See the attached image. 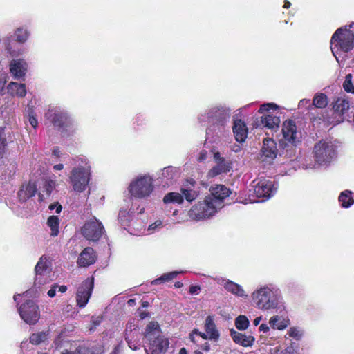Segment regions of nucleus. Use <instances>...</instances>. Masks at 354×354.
<instances>
[{
	"label": "nucleus",
	"mask_w": 354,
	"mask_h": 354,
	"mask_svg": "<svg viewBox=\"0 0 354 354\" xmlns=\"http://www.w3.org/2000/svg\"><path fill=\"white\" fill-rule=\"evenodd\" d=\"M339 202L342 207L348 208L354 203V196L352 192L345 190L339 196Z\"/></svg>",
	"instance_id": "7c9ffc66"
},
{
	"label": "nucleus",
	"mask_w": 354,
	"mask_h": 354,
	"mask_svg": "<svg viewBox=\"0 0 354 354\" xmlns=\"http://www.w3.org/2000/svg\"><path fill=\"white\" fill-rule=\"evenodd\" d=\"M277 142L272 138H265L261 149L260 160L269 165L277 158Z\"/></svg>",
	"instance_id": "dca6fc26"
},
{
	"label": "nucleus",
	"mask_w": 354,
	"mask_h": 354,
	"mask_svg": "<svg viewBox=\"0 0 354 354\" xmlns=\"http://www.w3.org/2000/svg\"><path fill=\"white\" fill-rule=\"evenodd\" d=\"M129 214L126 210H120L118 216V219L122 225H127L129 221Z\"/></svg>",
	"instance_id": "37998d69"
},
{
	"label": "nucleus",
	"mask_w": 354,
	"mask_h": 354,
	"mask_svg": "<svg viewBox=\"0 0 354 354\" xmlns=\"http://www.w3.org/2000/svg\"><path fill=\"white\" fill-rule=\"evenodd\" d=\"M58 284L54 283L52 285L50 289L48 291L47 295L49 297L53 298L56 295Z\"/></svg>",
	"instance_id": "8fccbe9b"
},
{
	"label": "nucleus",
	"mask_w": 354,
	"mask_h": 354,
	"mask_svg": "<svg viewBox=\"0 0 354 354\" xmlns=\"http://www.w3.org/2000/svg\"><path fill=\"white\" fill-rule=\"evenodd\" d=\"M233 132L236 141L243 142L248 135V129L245 124L241 120H236L234 122Z\"/></svg>",
	"instance_id": "b1692460"
},
{
	"label": "nucleus",
	"mask_w": 354,
	"mask_h": 354,
	"mask_svg": "<svg viewBox=\"0 0 354 354\" xmlns=\"http://www.w3.org/2000/svg\"><path fill=\"white\" fill-rule=\"evenodd\" d=\"M349 102L348 100L342 98L337 99L333 106L335 114L340 117L338 122H342L344 118L342 117L349 109Z\"/></svg>",
	"instance_id": "393cba45"
},
{
	"label": "nucleus",
	"mask_w": 354,
	"mask_h": 354,
	"mask_svg": "<svg viewBox=\"0 0 354 354\" xmlns=\"http://www.w3.org/2000/svg\"><path fill=\"white\" fill-rule=\"evenodd\" d=\"M218 283L223 286L227 292L236 297L242 298H246L248 297V295L243 287L232 281L221 278L218 279Z\"/></svg>",
	"instance_id": "a211bd4d"
},
{
	"label": "nucleus",
	"mask_w": 354,
	"mask_h": 354,
	"mask_svg": "<svg viewBox=\"0 0 354 354\" xmlns=\"http://www.w3.org/2000/svg\"><path fill=\"white\" fill-rule=\"evenodd\" d=\"M269 324L273 329L283 330L290 325V320L287 317L274 315L270 318Z\"/></svg>",
	"instance_id": "cd10ccee"
},
{
	"label": "nucleus",
	"mask_w": 354,
	"mask_h": 354,
	"mask_svg": "<svg viewBox=\"0 0 354 354\" xmlns=\"http://www.w3.org/2000/svg\"><path fill=\"white\" fill-rule=\"evenodd\" d=\"M181 192L183 196H184L189 202H192L195 200L198 195V192L194 189H181Z\"/></svg>",
	"instance_id": "a19ab883"
},
{
	"label": "nucleus",
	"mask_w": 354,
	"mask_h": 354,
	"mask_svg": "<svg viewBox=\"0 0 354 354\" xmlns=\"http://www.w3.org/2000/svg\"><path fill=\"white\" fill-rule=\"evenodd\" d=\"M145 337L148 341L145 350L147 354H165L169 341L160 330L158 322H151L146 327Z\"/></svg>",
	"instance_id": "20e7f679"
},
{
	"label": "nucleus",
	"mask_w": 354,
	"mask_h": 354,
	"mask_svg": "<svg viewBox=\"0 0 354 354\" xmlns=\"http://www.w3.org/2000/svg\"><path fill=\"white\" fill-rule=\"evenodd\" d=\"M48 267L47 259L46 257H41L39 261L35 268V271L36 274L35 278V284L42 285L46 283V281H41V277L45 272L46 268Z\"/></svg>",
	"instance_id": "bb28decb"
},
{
	"label": "nucleus",
	"mask_w": 354,
	"mask_h": 354,
	"mask_svg": "<svg viewBox=\"0 0 354 354\" xmlns=\"http://www.w3.org/2000/svg\"><path fill=\"white\" fill-rule=\"evenodd\" d=\"M214 158L215 160L218 162V164H225V159L221 156L220 153L216 152L214 154Z\"/></svg>",
	"instance_id": "3c124183"
},
{
	"label": "nucleus",
	"mask_w": 354,
	"mask_h": 354,
	"mask_svg": "<svg viewBox=\"0 0 354 354\" xmlns=\"http://www.w3.org/2000/svg\"><path fill=\"white\" fill-rule=\"evenodd\" d=\"M251 299L255 306L262 310L284 308L281 290L272 284L258 287L251 294Z\"/></svg>",
	"instance_id": "f03ea898"
},
{
	"label": "nucleus",
	"mask_w": 354,
	"mask_h": 354,
	"mask_svg": "<svg viewBox=\"0 0 354 354\" xmlns=\"http://www.w3.org/2000/svg\"><path fill=\"white\" fill-rule=\"evenodd\" d=\"M46 116L62 132L73 133L76 129V122L64 110L54 108L49 110Z\"/></svg>",
	"instance_id": "6e6552de"
},
{
	"label": "nucleus",
	"mask_w": 354,
	"mask_h": 354,
	"mask_svg": "<svg viewBox=\"0 0 354 354\" xmlns=\"http://www.w3.org/2000/svg\"><path fill=\"white\" fill-rule=\"evenodd\" d=\"M205 331L208 335L209 339L217 340L219 337L218 331L216 328L214 319L212 316H208L205 323Z\"/></svg>",
	"instance_id": "c85d7f7f"
},
{
	"label": "nucleus",
	"mask_w": 354,
	"mask_h": 354,
	"mask_svg": "<svg viewBox=\"0 0 354 354\" xmlns=\"http://www.w3.org/2000/svg\"><path fill=\"white\" fill-rule=\"evenodd\" d=\"M227 167L225 164H218L216 166L210 169V171L208 172L207 176L209 178H213L223 172H226L227 170Z\"/></svg>",
	"instance_id": "e433bc0d"
},
{
	"label": "nucleus",
	"mask_w": 354,
	"mask_h": 354,
	"mask_svg": "<svg viewBox=\"0 0 354 354\" xmlns=\"http://www.w3.org/2000/svg\"><path fill=\"white\" fill-rule=\"evenodd\" d=\"M96 261V254L92 248L88 247L80 253L77 263L80 267L86 268L93 264Z\"/></svg>",
	"instance_id": "aec40b11"
},
{
	"label": "nucleus",
	"mask_w": 354,
	"mask_h": 354,
	"mask_svg": "<svg viewBox=\"0 0 354 354\" xmlns=\"http://www.w3.org/2000/svg\"><path fill=\"white\" fill-rule=\"evenodd\" d=\"M194 333H195V334H197V335H200V336H201L203 339H209V338H208V335H207V333H203L198 332L197 330H195L194 331Z\"/></svg>",
	"instance_id": "052dcab7"
},
{
	"label": "nucleus",
	"mask_w": 354,
	"mask_h": 354,
	"mask_svg": "<svg viewBox=\"0 0 354 354\" xmlns=\"http://www.w3.org/2000/svg\"><path fill=\"white\" fill-rule=\"evenodd\" d=\"M230 335L236 344L245 347L251 346L254 342V338L252 336L246 335L233 329L230 330Z\"/></svg>",
	"instance_id": "5701e85b"
},
{
	"label": "nucleus",
	"mask_w": 354,
	"mask_h": 354,
	"mask_svg": "<svg viewBox=\"0 0 354 354\" xmlns=\"http://www.w3.org/2000/svg\"><path fill=\"white\" fill-rule=\"evenodd\" d=\"M57 290L61 293H64L67 290V286H64V285H62V286L58 285Z\"/></svg>",
	"instance_id": "680f3d73"
},
{
	"label": "nucleus",
	"mask_w": 354,
	"mask_h": 354,
	"mask_svg": "<svg viewBox=\"0 0 354 354\" xmlns=\"http://www.w3.org/2000/svg\"><path fill=\"white\" fill-rule=\"evenodd\" d=\"M59 221L57 216H51L48 218L47 225L50 228L51 236H56L59 234Z\"/></svg>",
	"instance_id": "72a5a7b5"
},
{
	"label": "nucleus",
	"mask_w": 354,
	"mask_h": 354,
	"mask_svg": "<svg viewBox=\"0 0 354 354\" xmlns=\"http://www.w3.org/2000/svg\"><path fill=\"white\" fill-rule=\"evenodd\" d=\"M47 338V333L45 332H39L32 334L30 337V342L32 344H39L45 341Z\"/></svg>",
	"instance_id": "ea45409f"
},
{
	"label": "nucleus",
	"mask_w": 354,
	"mask_h": 354,
	"mask_svg": "<svg viewBox=\"0 0 354 354\" xmlns=\"http://www.w3.org/2000/svg\"><path fill=\"white\" fill-rule=\"evenodd\" d=\"M249 320L245 315H239L235 319L236 327L240 330H245L249 326Z\"/></svg>",
	"instance_id": "4c0bfd02"
},
{
	"label": "nucleus",
	"mask_w": 354,
	"mask_h": 354,
	"mask_svg": "<svg viewBox=\"0 0 354 354\" xmlns=\"http://www.w3.org/2000/svg\"><path fill=\"white\" fill-rule=\"evenodd\" d=\"M207 158V152L205 151H201L199 154L198 160L203 161Z\"/></svg>",
	"instance_id": "bf43d9fd"
},
{
	"label": "nucleus",
	"mask_w": 354,
	"mask_h": 354,
	"mask_svg": "<svg viewBox=\"0 0 354 354\" xmlns=\"http://www.w3.org/2000/svg\"><path fill=\"white\" fill-rule=\"evenodd\" d=\"M259 330L260 332L267 333L270 330V327L266 324H262L260 325Z\"/></svg>",
	"instance_id": "5fc2aeb1"
},
{
	"label": "nucleus",
	"mask_w": 354,
	"mask_h": 354,
	"mask_svg": "<svg viewBox=\"0 0 354 354\" xmlns=\"http://www.w3.org/2000/svg\"><path fill=\"white\" fill-rule=\"evenodd\" d=\"M10 73L14 79L19 80L24 77L27 71V63L23 59L12 60L10 63Z\"/></svg>",
	"instance_id": "6ab92c4d"
},
{
	"label": "nucleus",
	"mask_w": 354,
	"mask_h": 354,
	"mask_svg": "<svg viewBox=\"0 0 354 354\" xmlns=\"http://www.w3.org/2000/svg\"><path fill=\"white\" fill-rule=\"evenodd\" d=\"M71 165L73 167L69 174V182L75 192H82L90 181L91 166L84 156H75Z\"/></svg>",
	"instance_id": "7ed1b4c3"
},
{
	"label": "nucleus",
	"mask_w": 354,
	"mask_h": 354,
	"mask_svg": "<svg viewBox=\"0 0 354 354\" xmlns=\"http://www.w3.org/2000/svg\"><path fill=\"white\" fill-rule=\"evenodd\" d=\"M75 354H95L93 351H92L91 348L84 347V346H80L79 347Z\"/></svg>",
	"instance_id": "49530a36"
},
{
	"label": "nucleus",
	"mask_w": 354,
	"mask_h": 354,
	"mask_svg": "<svg viewBox=\"0 0 354 354\" xmlns=\"http://www.w3.org/2000/svg\"><path fill=\"white\" fill-rule=\"evenodd\" d=\"M277 108V106L273 103L263 104L260 106L259 109V113H262L270 109H276Z\"/></svg>",
	"instance_id": "c03bdc74"
},
{
	"label": "nucleus",
	"mask_w": 354,
	"mask_h": 354,
	"mask_svg": "<svg viewBox=\"0 0 354 354\" xmlns=\"http://www.w3.org/2000/svg\"><path fill=\"white\" fill-rule=\"evenodd\" d=\"M64 169V165L63 164H57L53 166L54 170H62Z\"/></svg>",
	"instance_id": "e2e57ef3"
},
{
	"label": "nucleus",
	"mask_w": 354,
	"mask_h": 354,
	"mask_svg": "<svg viewBox=\"0 0 354 354\" xmlns=\"http://www.w3.org/2000/svg\"><path fill=\"white\" fill-rule=\"evenodd\" d=\"M179 273H180L179 272L174 271V272L164 274L159 278L152 281L151 284L157 285V284H160L163 282L169 281L172 280L173 279H174Z\"/></svg>",
	"instance_id": "f704fd0d"
},
{
	"label": "nucleus",
	"mask_w": 354,
	"mask_h": 354,
	"mask_svg": "<svg viewBox=\"0 0 354 354\" xmlns=\"http://www.w3.org/2000/svg\"><path fill=\"white\" fill-rule=\"evenodd\" d=\"M55 181L50 179H44L39 183V191L38 192V201H44L46 198L50 196L53 190L55 188Z\"/></svg>",
	"instance_id": "412c9836"
},
{
	"label": "nucleus",
	"mask_w": 354,
	"mask_h": 354,
	"mask_svg": "<svg viewBox=\"0 0 354 354\" xmlns=\"http://www.w3.org/2000/svg\"><path fill=\"white\" fill-rule=\"evenodd\" d=\"M230 109L224 105H214L201 113L198 120L200 123H208L206 130L207 138L222 133L230 118Z\"/></svg>",
	"instance_id": "f257e3e1"
},
{
	"label": "nucleus",
	"mask_w": 354,
	"mask_h": 354,
	"mask_svg": "<svg viewBox=\"0 0 354 354\" xmlns=\"http://www.w3.org/2000/svg\"><path fill=\"white\" fill-rule=\"evenodd\" d=\"M127 343L128 344L129 347L132 350H138L140 348V344L138 342H134L129 339V337H126Z\"/></svg>",
	"instance_id": "de8ad7c7"
},
{
	"label": "nucleus",
	"mask_w": 354,
	"mask_h": 354,
	"mask_svg": "<svg viewBox=\"0 0 354 354\" xmlns=\"http://www.w3.org/2000/svg\"><path fill=\"white\" fill-rule=\"evenodd\" d=\"M281 131L283 135L281 142L285 145L290 144L291 145L289 151L286 150V156L290 158L295 153L294 147L301 142V131L298 129L295 122L291 120L283 122Z\"/></svg>",
	"instance_id": "1a4fd4ad"
},
{
	"label": "nucleus",
	"mask_w": 354,
	"mask_h": 354,
	"mask_svg": "<svg viewBox=\"0 0 354 354\" xmlns=\"http://www.w3.org/2000/svg\"><path fill=\"white\" fill-rule=\"evenodd\" d=\"M120 352L119 346H116L111 354H118Z\"/></svg>",
	"instance_id": "774afa93"
},
{
	"label": "nucleus",
	"mask_w": 354,
	"mask_h": 354,
	"mask_svg": "<svg viewBox=\"0 0 354 354\" xmlns=\"http://www.w3.org/2000/svg\"><path fill=\"white\" fill-rule=\"evenodd\" d=\"M104 233L102 223L95 218L87 221L82 227V235L91 241H97Z\"/></svg>",
	"instance_id": "9b49d317"
},
{
	"label": "nucleus",
	"mask_w": 354,
	"mask_h": 354,
	"mask_svg": "<svg viewBox=\"0 0 354 354\" xmlns=\"http://www.w3.org/2000/svg\"><path fill=\"white\" fill-rule=\"evenodd\" d=\"M328 99L325 94L317 93L313 99L312 105L316 108L322 109L327 106Z\"/></svg>",
	"instance_id": "473e14b6"
},
{
	"label": "nucleus",
	"mask_w": 354,
	"mask_h": 354,
	"mask_svg": "<svg viewBox=\"0 0 354 354\" xmlns=\"http://www.w3.org/2000/svg\"><path fill=\"white\" fill-rule=\"evenodd\" d=\"M163 202L167 203L181 204L183 202V196L178 192H170L167 194L163 198Z\"/></svg>",
	"instance_id": "2f4dec72"
},
{
	"label": "nucleus",
	"mask_w": 354,
	"mask_h": 354,
	"mask_svg": "<svg viewBox=\"0 0 354 354\" xmlns=\"http://www.w3.org/2000/svg\"><path fill=\"white\" fill-rule=\"evenodd\" d=\"M278 188L274 180L269 179L261 180L256 184L254 192L258 198H262V201L270 198L273 196Z\"/></svg>",
	"instance_id": "2eb2a0df"
},
{
	"label": "nucleus",
	"mask_w": 354,
	"mask_h": 354,
	"mask_svg": "<svg viewBox=\"0 0 354 354\" xmlns=\"http://www.w3.org/2000/svg\"><path fill=\"white\" fill-rule=\"evenodd\" d=\"M286 165L288 167H290L291 168H292L294 170L296 169V167H298V162L297 160H288L287 162H286Z\"/></svg>",
	"instance_id": "603ef678"
},
{
	"label": "nucleus",
	"mask_w": 354,
	"mask_h": 354,
	"mask_svg": "<svg viewBox=\"0 0 354 354\" xmlns=\"http://www.w3.org/2000/svg\"><path fill=\"white\" fill-rule=\"evenodd\" d=\"M158 175L162 183L169 185L180 177V170L178 167L169 166L162 169Z\"/></svg>",
	"instance_id": "f3484780"
},
{
	"label": "nucleus",
	"mask_w": 354,
	"mask_h": 354,
	"mask_svg": "<svg viewBox=\"0 0 354 354\" xmlns=\"http://www.w3.org/2000/svg\"><path fill=\"white\" fill-rule=\"evenodd\" d=\"M21 319L28 324H35L40 317L38 306L31 300L27 301L19 308Z\"/></svg>",
	"instance_id": "f8f14e48"
},
{
	"label": "nucleus",
	"mask_w": 354,
	"mask_h": 354,
	"mask_svg": "<svg viewBox=\"0 0 354 354\" xmlns=\"http://www.w3.org/2000/svg\"><path fill=\"white\" fill-rule=\"evenodd\" d=\"M312 105L310 100L308 99H302L299 101L298 107L299 109L303 107L310 108Z\"/></svg>",
	"instance_id": "09e8293b"
},
{
	"label": "nucleus",
	"mask_w": 354,
	"mask_h": 354,
	"mask_svg": "<svg viewBox=\"0 0 354 354\" xmlns=\"http://www.w3.org/2000/svg\"><path fill=\"white\" fill-rule=\"evenodd\" d=\"M162 226V223L161 221H156L153 224L150 225L148 227L147 231L149 233H153L156 230H160Z\"/></svg>",
	"instance_id": "a18cd8bd"
},
{
	"label": "nucleus",
	"mask_w": 354,
	"mask_h": 354,
	"mask_svg": "<svg viewBox=\"0 0 354 354\" xmlns=\"http://www.w3.org/2000/svg\"><path fill=\"white\" fill-rule=\"evenodd\" d=\"M29 122L30 124H31V126L33 127V128H36L37 126V118L33 116V115H30L29 116Z\"/></svg>",
	"instance_id": "864d4df0"
},
{
	"label": "nucleus",
	"mask_w": 354,
	"mask_h": 354,
	"mask_svg": "<svg viewBox=\"0 0 354 354\" xmlns=\"http://www.w3.org/2000/svg\"><path fill=\"white\" fill-rule=\"evenodd\" d=\"M262 319V317L261 316H259V317H256L254 321H253V324L254 326H257L259 324L261 320Z\"/></svg>",
	"instance_id": "0e129e2a"
},
{
	"label": "nucleus",
	"mask_w": 354,
	"mask_h": 354,
	"mask_svg": "<svg viewBox=\"0 0 354 354\" xmlns=\"http://www.w3.org/2000/svg\"><path fill=\"white\" fill-rule=\"evenodd\" d=\"M337 146L332 140H321L314 147V157L316 164L320 166H327L336 157Z\"/></svg>",
	"instance_id": "423d86ee"
},
{
	"label": "nucleus",
	"mask_w": 354,
	"mask_h": 354,
	"mask_svg": "<svg viewBox=\"0 0 354 354\" xmlns=\"http://www.w3.org/2000/svg\"><path fill=\"white\" fill-rule=\"evenodd\" d=\"M153 180L149 175L138 176L129 184V192L132 197L136 198H147L153 191Z\"/></svg>",
	"instance_id": "0eeeda50"
},
{
	"label": "nucleus",
	"mask_w": 354,
	"mask_h": 354,
	"mask_svg": "<svg viewBox=\"0 0 354 354\" xmlns=\"http://www.w3.org/2000/svg\"><path fill=\"white\" fill-rule=\"evenodd\" d=\"M37 191V185L33 181H30L26 184H24L19 192L18 196L21 201L25 202L32 196H35Z\"/></svg>",
	"instance_id": "4be33fe9"
},
{
	"label": "nucleus",
	"mask_w": 354,
	"mask_h": 354,
	"mask_svg": "<svg viewBox=\"0 0 354 354\" xmlns=\"http://www.w3.org/2000/svg\"><path fill=\"white\" fill-rule=\"evenodd\" d=\"M53 155L56 157V158H59L60 157V155H61V151L59 149V147H56L53 149Z\"/></svg>",
	"instance_id": "13d9d810"
},
{
	"label": "nucleus",
	"mask_w": 354,
	"mask_h": 354,
	"mask_svg": "<svg viewBox=\"0 0 354 354\" xmlns=\"http://www.w3.org/2000/svg\"><path fill=\"white\" fill-rule=\"evenodd\" d=\"M199 290H200V287L197 286H192L189 288V292L192 295L198 294Z\"/></svg>",
	"instance_id": "6e6d98bb"
},
{
	"label": "nucleus",
	"mask_w": 354,
	"mask_h": 354,
	"mask_svg": "<svg viewBox=\"0 0 354 354\" xmlns=\"http://www.w3.org/2000/svg\"><path fill=\"white\" fill-rule=\"evenodd\" d=\"M217 208L212 204L211 201L206 197L203 201L198 202L189 211V217L194 221H203L213 216Z\"/></svg>",
	"instance_id": "9d476101"
},
{
	"label": "nucleus",
	"mask_w": 354,
	"mask_h": 354,
	"mask_svg": "<svg viewBox=\"0 0 354 354\" xmlns=\"http://www.w3.org/2000/svg\"><path fill=\"white\" fill-rule=\"evenodd\" d=\"M53 206H56V213L59 214L61 212L62 207V205H59L58 203L53 204Z\"/></svg>",
	"instance_id": "69168bd1"
},
{
	"label": "nucleus",
	"mask_w": 354,
	"mask_h": 354,
	"mask_svg": "<svg viewBox=\"0 0 354 354\" xmlns=\"http://www.w3.org/2000/svg\"><path fill=\"white\" fill-rule=\"evenodd\" d=\"M287 334L289 337L297 341H299L302 338L304 335V330L299 327L293 326L288 329Z\"/></svg>",
	"instance_id": "c9c22d12"
},
{
	"label": "nucleus",
	"mask_w": 354,
	"mask_h": 354,
	"mask_svg": "<svg viewBox=\"0 0 354 354\" xmlns=\"http://www.w3.org/2000/svg\"><path fill=\"white\" fill-rule=\"evenodd\" d=\"M8 93L12 97H23L26 94V86L12 82L7 86Z\"/></svg>",
	"instance_id": "a878e982"
},
{
	"label": "nucleus",
	"mask_w": 354,
	"mask_h": 354,
	"mask_svg": "<svg viewBox=\"0 0 354 354\" xmlns=\"http://www.w3.org/2000/svg\"><path fill=\"white\" fill-rule=\"evenodd\" d=\"M330 44L333 55L340 62L341 53H347L354 47V33L346 28H338L332 36Z\"/></svg>",
	"instance_id": "39448f33"
},
{
	"label": "nucleus",
	"mask_w": 354,
	"mask_h": 354,
	"mask_svg": "<svg viewBox=\"0 0 354 354\" xmlns=\"http://www.w3.org/2000/svg\"><path fill=\"white\" fill-rule=\"evenodd\" d=\"M290 5H291L290 3L288 1L286 0L284 1L283 8H290Z\"/></svg>",
	"instance_id": "338daca9"
},
{
	"label": "nucleus",
	"mask_w": 354,
	"mask_h": 354,
	"mask_svg": "<svg viewBox=\"0 0 354 354\" xmlns=\"http://www.w3.org/2000/svg\"><path fill=\"white\" fill-rule=\"evenodd\" d=\"M102 319V318L101 317H92V323L93 324V325L95 326H97L101 323Z\"/></svg>",
	"instance_id": "4d7b16f0"
},
{
	"label": "nucleus",
	"mask_w": 354,
	"mask_h": 354,
	"mask_svg": "<svg viewBox=\"0 0 354 354\" xmlns=\"http://www.w3.org/2000/svg\"><path fill=\"white\" fill-rule=\"evenodd\" d=\"M280 118L277 116L268 113L261 118V123L263 127L269 129H275L279 127Z\"/></svg>",
	"instance_id": "c756f323"
},
{
	"label": "nucleus",
	"mask_w": 354,
	"mask_h": 354,
	"mask_svg": "<svg viewBox=\"0 0 354 354\" xmlns=\"http://www.w3.org/2000/svg\"><path fill=\"white\" fill-rule=\"evenodd\" d=\"M343 88L347 93H354V84L353 83V75L351 74L346 75L343 83Z\"/></svg>",
	"instance_id": "58836bf2"
},
{
	"label": "nucleus",
	"mask_w": 354,
	"mask_h": 354,
	"mask_svg": "<svg viewBox=\"0 0 354 354\" xmlns=\"http://www.w3.org/2000/svg\"><path fill=\"white\" fill-rule=\"evenodd\" d=\"M210 194L206 198L211 201L212 204L217 209H221L223 207L224 200L230 196L231 191L223 185H216L209 189Z\"/></svg>",
	"instance_id": "ddd939ff"
},
{
	"label": "nucleus",
	"mask_w": 354,
	"mask_h": 354,
	"mask_svg": "<svg viewBox=\"0 0 354 354\" xmlns=\"http://www.w3.org/2000/svg\"><path fill=\"white\" fill-rule=\"evenodd\" d=\"M94 286L93 277L84 280L77 288L76 292L77 306L84 308L88 304Z\"/></svg>",
	"instance_id": "4468645a"
},
{
	"label": "nucleus",
	"mask_w": 354,
	"mask_h": 354,
	"mask_svg": "<svg viewBox=\"0 0 354 354\" xmlns=\"http://www.w3.org/2000/svg\"><path fill=\"white\" fill-rule=\"evenodd\" d=\"M29 37V33L27 30L22 28H19L16 30L15 37L17 41L20 43L25 42Z\"/></svg>",
	"instance_id": "79ce46f5"
}]
</instances>
